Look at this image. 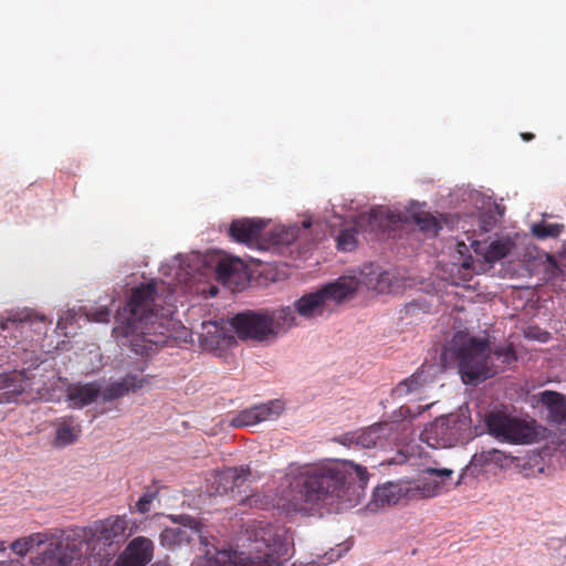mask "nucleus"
<instances>
[{
	"label": "nucleus",
	"mask_w": 566,
	"mask_h": 566,
	"mask_svg": "<svg viewBox=\"0 0 566 566\" xmlns=\"http://www.w3.org/2000/svg\"><path fill=\"white\" fill-rule=\"evenodd\" d=\"M153 557V542L144 536L132 539L114 566H146Z\"/></svg>",
	"instance_id": "nucleus-13"
},
{
	"label": "nucleus",
	"mask_w": 566,
	"mask_h": 566,
	"mask_svg": "<svg viewBox=\"0 0 566 566\" xmlns=\"http://www.w3.org/2000/svg\"><path fill=\"white\" fill-rule=\"evenodd\" d=\"M387 275V273L385 274H380V277H381V281L384 280V277Z\"/></svg>",
	"instance_id": "nucleus-50"
},
{
	"label": "nucleus",
	"mask_w": 566,
	"mask_h": 566,
	"mask_svg": "<svg viewBox=\"0 0 566 566\" xmlns=\"http://www.w3.org/2000/svg\"><path fill=\"white\" fill-rule=\"evenodd\" d=\"M52 553L56 566H103L97 556L84 555L75 543H60Z\"/></svg>",
	"instance_id": "nucleus-15"
},
{
	"label": "nucleus",
	"mask_w": 566,
	"mask_h": 566,
	"mask_svg": "<svg viewBox=\"0 0 566 566\" xmlns=\"http://www.w3.org/2000/svg\"><path fill=\"white\" fill-rule=\"evenodd\" d=\"M356 229H345L337 237V248L342 251H352L357 245Z\"/></svg>",
	"instance_id": "nucleus-36"
},
{
	"label": "nucleus",
	"mask_w": 566,
	"mask_h": 566,
	"mask_svg": "<svg viewBox=\"0 0 566 566\" xmlns=\"http://www.w3.org/2000/svg\"><path fill=\"white\" fill-rule=\"evenodd\" d=\"M489 464H491L489 450L474 453L469 464L462 469V472L458 481L454 483V486H459L464 481L467 475H479Z\"/></svg>",
	"instance_id": "nucleus-26"
},
{
	"label": "nucleus",
	"mask_w": 566,
	"mask_h": 566,
	"mask_svg": "<svg viewBox=\"0 0 566 566\" xmlns=\"http://www.w3.org/2000/svg\"><path fill=\"white\" fill-rule=\"evenodd\" d=\"M401 500L412 501L408 480L388 482L378 486L373 494V501L377 507L395 505Z\"/></svg>",
	"instance_id": "nucleus-17"
},
{
	"label": "nucleus",
	"mask_w": 566,
	"mask_h": 566,
	"mask_svg": "<svg viewBox=\"0 0 566 566\" xmlns=\"http://www.w3.org/2000/svg\"><path fill=\"white\" fill-rule=\"evenodd\" d=\"M7 549L6 542L0 541V553L4 552Z\"/></svg>",
	"instance_id": "nucleus-46"
},
{
	"label": "nucleus",
	"mask_w": 566,
	"mask_h": 566,
	"mask_svg": "<svg viewBox=\"0 0 566 566\" xmlns=\"http://www.w3.org/2000/svg\"><path fill=\"white\" fill-rule=\"evenodd\" d=\"M562 223L538 222L533 224L532 233L538 239L557 238L564 230Z\"/></svg>",
	"instance_id": "nucleus-33"
},
{
	"label": "nucleus",
	"mask_w": 566,
	"mask_h": 566,
	"mask_svg": "<svg viewBox=\"0 0 566 566\" xmlns=\"http://www.w3.org/2000/svg\"><path fill=\"white\" fill-rule=\"evenodd\" d=\"M111 311L107 307H101L90 315V319L97 323H105L109 321Z\"/></svg>",
	"instance_id": "nucleus-39"
},
{
	"label": "nucleus",
	"mask_w": 566,
	"mask_h": 566,
	"mask_svg": "<svg viewBox=\"0 0 566 566\" xmlns=\"http://www.w3.org/2000/svg\"><path fill=\"white\" fill-rule=\"evenodd\" d=\"M55 439H54V446L55 447H66L69 444L74 443L80 433H81V426L76 422V420L71 417H62L56 420L55 422Z\"/></svg>",
	"instance_id": "nucleus-22"
},
{
	"label": "nucleus",
	"mask_w": 566,
	"mask_h": 566,
	"mask_svg": "<svg viewBox=\"0 0 566 566\" xmlns=\"http://www.w3.org/2000/svg\"><path fill=\"white\" fill-rule=\"evenodd\" d=\"M157 284L150 281L132 290L127 304L118 310L113 336L135 354L148 355L172 337L176 322L170 308L158 310Z\"/></svg>",
	"instance_id": "nucleus-2"
},
{
	"label": "nucleus",
	"mask_w": 566,
	"mask_h": 566,
	"mask_svg": "<svg viewBox=\"0 0 566 566\" xmlns=\"http://www.w3.org/2000/svg\"><path fill=\"white\" fill-rule=\"evenodd\" d=\"M444 359L454 360L465 385H476L497 373L494 358L510 365L516 360L512 345L492 349L486 338H478L464 332H458L444 348Z\"/></svg>",
	"instance_id": "nucleus-3"
},
{
	"label": "nucleus",
	"mask_w": 566,
	"mask_h": 566,
	"mask_svg": "<svg viewBox=\"0 0 566 566\" xmlns=\"http://www.w3.org/2000/svg\"><path fill=\"white\" fill-rule=\"evenodd\" d=\"M399 221V216L388 209L381 207L374 208L369 212L359 213L355 219L354 229L356 232H374L386 223H396Z\"/></svg>",
	"instance_id": "nucleus-18"
},
{
	"label": "nucleus",
	"mask_w": 566,
	"mask_h": 566,
	"mask_svg": "<svg viewBox=\"0 0 566 566\" xmlns=\"http://www.w3.org/2000/svg\"><path fill=\"white\" fill-rule=\"evenodd\" d=\"M230 325L241 340L271 344L297 323L292 307L281 306L240 312L231 318Z\"/></svg>",
	"instance_id": "nucleus-5"
},
{
	"label": "nucleus",
	"mask_w": 566,
	"mask_h": 566,
	"mask_svg": "<svg viewBox=\"0 0 566 566\" xmlns=\"http://www.w3.org/2000/svg\"><path fill=\"white\" fill-rule=\"evenodd\" d=\"M286 476L295 503L345 507L359 502L369 478L366 468L348 460L290 467Z\"/></svg>",
	"instance_id": "nucleus-1"
},
{
	"label": "nucleus",
	"mask_w": 566,
	"mask_h": 566,
	"mask_svg": "<svg viewBox=\"0 0 566 566\" xmlns=\"http://www.w3.org/2000/svg\"><path fill=\"white\" fill-rule=\"evenodd\" d=\"M42 543V535L40 533H35L30 536L15 539L12 542L10 547L14 554L20 557H24L35 545H40Z\"/></svg>",
	"instance_id": "nucleus-31"
},
{
	"label": "nucleus",
	"mask_w": 566,
	"mask_h": 566,
	"mask_svg": "<svg viewBox=\"0 0 566 566\" xmlns=\"http://www.w3.org/2000/svg\"><path fill=\"white\" fill-rule=\"evenodd\" d=\"M157 496V491L147 490L137 501L136 509L139 513H147L150 510V504Z\"/></svg>",
	"instance_id": "nucleus-37"
},
{
	"label": "nucleus",
	"mask_w": 566,
	"mask_h": 566,
	"mask_svg": "<svg viewBox=\"0 0 566 566\" xmlns=\"http://www.w3.org/2000/svg\"><path fill=\"white\" fill-rule=\"evenodd\" d=\"M247 552L223 549L217 553L220 566H279L291 556L284 531L265 521L249 524Z\"/></svg>",
	"instance_id": "nucleus-4"
},
{
	"label": "nucleus",
	"mask_w": 566,
	"mask_h": 566,
	"mask_svg": "<svg viewBox=\"0 0 566 566\" xmlns=\"http://www.w3.org/2000/svg\"><path fill=\"white\" fill-rule=\"evenodd\" d=\"M513 248V243L510 241V240H495V241H492L483 256H484V260L488 262V263H495L500 260H502L503 258H505L512 250Z\"/></svg>",
	"instance_id": "nucleus-28"
},
{
	"label": "nucleus",
	"mask_w": 566,
	"mask_h": 566,
	"mask_svg": "<svg viewBox=\"0 0 566 566\" xmlns=\"http://www.w3.org/2000/svg\"><path fill=\"white\" fill-rule=\"evenodd\" d=\"M210 293H211V295H216L217 294V287H212Z\"/></svg>",
	"instance_id": "nucleus-49"
},
{
	"label": "nucleus",
	"mask_w": 566,
	"mask_h": 566,
	"mask_svg": "<svg viewBox=\"0 0 566 566\" xmlns=\"http://www.w3.org/2000/svg\"><path fill=\"white\" fill-rule=\"evenodd\" d=\"M415 223L426 233L437 235L441 227L436 218L429 212H420L412 216Z\"/></svg>",
	"instance_id": "nucleus-34"
},
{
	"label": "nucleus",
	"mask_w": 566,
	"mask_h": 566,
	"mask_svg": "<svg viewBox=\"0 0 566 566\" xmlns=\"http://www.w3.org/2000/svg\"><path fill=\"white\" fill-rule=\"evenodd\" d=\"M385 423H376L370 426L359 432H356L353 437L356 444L363 448H371L376 447L380 439V431L382 430Z\"/></svg>",
	"instance_id": "nucleus-29"
},
{
	"label": "nucleus",
	"mask_w": 566,
	"mask_h": 566,
	"mask_svg": "<svg viewBox=\"0 0 566 566\" xmlns=\"http://www.w3.org/2000/svg\"><path fill=\"white\" fill-rule=\"evenodd\" d=\"M57 327H59V328H64L63 318H60V319L57 321Z\"/></svg>",
	"instance_id": "nucleus-47"
},
{
	"label": "nucleus",
	"mask_w": 566,
	"mask_h": 566,
	"mask_svg": "<svg viewBox=\"0 0 566 566\" xmlns=\"http://www.w3.org/2000/svg\"><path fill=\"white\" fill-rule=\"evenodd\" d=\"M10 398H11V395L8 391L0 392V403H8V402H10L11 401Z\"/></svg>",
	"instance_id": "nucleus-43"
},
{
	"label": "nucleus",
	"mask_w": 566,
	"mask_h": 566,
	"mask_svg": "<svg viewBox=\"0 0 566 566\" xmlns=\"http://www.w3.org/2000/svg\"><path fill=\"white\" fill-rule=\"evenodd\" d=\"M409 412H410V410H409V408H408V407H401V408H400V413H401L402 416H406V415H407V413H409Z\"/></svg>",
	"instance_id": "nucleus-45"
},
{
	"label": "nucleus",
	"mask_w": 566,
	"mask_h": 566,
	"mask_svg": "<svg viewBox=\"0 0 566 566\" xmlns=\"http://www.w3.org/2000/svg\"><path fill=\"white\" fill-rule=\"evenodd\" d=\"M310 226H311V222H310V221H303V228H304V229L310 228Z\"/></svg>",
	"instance_id": "nucleus-48"
},
{
	"label": "nucleus",
	"mask_w": 566,
	"mask_h": 566,
	"mask_svg": "<svg viewBox=\"0 0 566 566\" xmlns=\"http://www.w3.org/2000/svg\"><path fill=\"white\" fill-rule=\"evenodd\" d=\"M10 377L6 374L0 375V390L10 387Z\"/></svg>",
	"instance_id": "nucleus-42"
},
{
	"label": "nucleus",
	"mask_w": 566,
	"mask_h": 566,
	"mask_svg": "<svg viewBox=\"0 0 566 566\" xmlns=\"http://www.w3.org/2000/svg\"><path fill=\"white\" fill-rule=\"evenodd\" d=\"M469 427L464 419L457 415L437 418L422 432L421 437L432 448H451L464 441Z\"/></svg>",
	"instance_id": "nucleus-7"
},
{
	"label": "nucleus",
	"mask_w": 566,
	"mask_h": 566,
	"mask_svg": "<svg viewBox=\"0 0 566 566\" xmlns=\"http://www.w3.org/2000/svg\"><path fill=\"white\" fill-rule=\"evenodd\" d=\"M541 402L548 410L549 421L556 424H566V398L564 395L544 390L537 395Z\"/></svg>",
	"instance_id": "nucleus-21"
},
{
	"label": "nucleus",
	"mask_w": 566,
	"mask_h": 566,
	"mask_svg": "<svg viewBox=\"0 0 566 566\" xmlns=\"http://www.w3.org/2000/svg\"><path fill=\"white\" fill-rule=\"evenodd\" d=\"M327 308L328 306L318 289L297 298L292 311L305 319H312L316 316H322Z\"/></svg>",
	"instance_id": "nucleus-20"
},
{
	"label": "nucleus",
	"mask_w": 566,
	"mask_h": 566,
	"mask_svg": "<svg viewBox=\"0 0 566 566\" xmlns=\"http://www.w3.org/2000/svg\"><path fill=\"white\" fill-rule=\"evenodd\" d=\"M453 470L428 467L421 470L418 475L408 480L411 500L420 501L437 497L448 492L452 485Z\"/></svg>",
	"instance_id": "nucleus-8"
},
{
	"label": "nucleus",
	"mask_w": 566,
	"mask_h": 566,
	"mask_svg": "<svg viewBox=\"0 0 566 566\" xmlns=\"http://www.w3.org/2000/svg\"><path fill=\"white\" fill-rule=\"evenodd\" d=\"M265 226L262 219L242 218L233 220L228 232L233 241L252 248L259 244Z\"/></svg>",
	"instance_id": "nucleus-12"
},
{
	"label": "nucleus",
	"mask_w": 566,
	"mask_h": 566,
	"mask_svg": "<svg viewBox=\"0 0 566 566\" xmlns=\"http://www.w3.org/2000/svg\"><path fill=\"white\" fill-rule=\"evenodd\" d=\"M484 423L488 432L502 442L526 444L533 442L537 436L531 422L504 411L489 412L485 416Z\"/></svg>",
	"instance_id": "nucleus-6"
},
{
	"label": "nucleus",
	"mask_w": 566,
	"mask_h": 566,
	"mask_svg": "<svg viewBox=\"0 0 566 566\" xmlns=\"http://www.w3.org/2000/svg\"><path fill=\"white\" fill-rule=\"evenodd\" d=\"M282 411L283 405L280 400H270L231 415L228 422L232 428L255 426L263 421L276 419Z\"/></svg>",
	"instance_id": "nucleus-10"
},
{
	"label": "nucleus",
	"mask_w": 566,
	"mask_h": 566,
	"mask_svg": "<svg viewBox=\"0 0 566 566\" xmlns=\"http://www.w3.org/2000/svg\"><path fill=\"white\" fill-rule=\"evenodd\" d=\"M301 229L297 226H280L272 232L273 243L276 245H290L300 235Z\"/></svg>",
	"instance_id": "nucleus-30"
},
{
	"label": "nucleus",
	"mask_w": 566,
	"mask_h": 566,
	"mask_svg": "<svg viewBox=\"0 0 566 566\" xmlns=\"http://www.w3.org/2000/svg\"><path fill=\"white\" fill-rule=\"evenodd\" d=\"M241 262L238 259H221L216 268L219 280H231L240 270Z\"/></svg>",
	"instance_id": "nucleus-32"
},
{
	"label": "nucleus",
	"mask_w": 566,
	"mask_h": 566,
	"mask_svg": "<svg viewBox=\"0 0 566 566\" xmlns=\"http://www.w3.org/2000/svg\"><path fill=\"white\" fill-rule=\"evenodd\" d=\"M231 469L237 470V474H234L235 479L233 481L235 489L242 488L251 474L250 469L248 467H232Z\"/></svg>",
	"instance_id": "nucleus-38"
},
{
	"label": "nucleus",
	"mask_w": 566,
	"mask_h": 566,
	"mask_svg": "<svg viewBox=\"0 0 566 566\" xmlns=\"http://www.w3.org/2000/svg\"><path fill=\"white\" fill-rule=\"evenodd\" d=\"M359 282L355 276H340L319 289L327 304H339L355 296Z\"/></svg>",
	"instance_id": "nucleus-16"
},
{
	"label": "nucleus",
	"mask_w": 566,
	"mask_h": 566,
	"mask_svg": "<svg viewBox=\"0 0 566 566\" xmlns=\"http://www.w3.org/2000/svg\"><path fill=\"white\" fill-rule=\"evenodd\" d=\"M348 549L349 547L347 545L340 544L336 548H332L329 552H327L325 556L328 562H335L340 558L343 554H345Z\"/></svg>",
	"instance_id": "nucleus-40"
},
{
	"label": "nucleus",
	"mask_w": 566,
	"mask_h": 566,
	"mask_svg": "<svg viewBox=\"0 0 566 566\" xmlns=\"http://www.w3.org/2000/svg\"><path fill=\"white\" fill-rule=\"evenodd\" d=\"M521 138L524 142H531L535 138V135L533 133H521Z\"/></svg>",
	"instance_id": "nucleus-44"
},
{
	"label": "nucleus",
	"mask_w": 566,
	"mask_h": 566,
	"mask_svg": "<svg viewBox=\"0 0 566 566\" xmlns=\"http://www.w3.org/2000/svg\"><path fill=\"white\" fill-rule=\"evenodd\" d=\"M426 386V379L422 369L416 370L410 377L401 380L391 390L394 398H406L408 396L420 395Z\"/></svg>",
	"instance_id": "nucleus-24"
},
{
	"label": "nucleus",
	"mask_w": 566,
	"mask_h": 566,
	"mask_svg": "<svg viewBox=\"0 0 566 566\" xmlns=\"http://www.w3.org/2000/svg\"><path fill=\"white\" fill-rule=\"evenodd\" d=\"M516 468H518V472L523 474L525 478L535 476V473L543 472V468L538 467L536 471L534 470L535 465L539 464L537 457L534 458H515Z\"/></svg>",
	"instance_id": "nucleus-35"
},
{
	"label": "nucleus",
	"mask_w": 566,
	"mask_h": 566,
	"mask_svg": "<svg viewBox=\"0 0 566 566\" xmlns=\"http://www.w3.org/2000/svg\"><path fill=\"white\" fill-rule=\"evenodd\" d=\"M179 526L167 527L161 533V541L170 546L190 543L200 533V522L189 515H179Z\"/></svg>",
	"instance_id": "nucleus-14"
},
{
	"label": "nucleus",
	"mask_w": 566,
	"mask_h": 566,
	"mask_svg": "<svg viewBox=\"0 0 566 566\" xmlns=\"http://www.w3.org/2000/svg\"><path fill=\"white\" fill-rule=\"evenodd\" d=\"M146 384H148L147 377L128 374L120 380L111 382L106 388L101 390V396L104 401H111L129 392H135Z\"/></svg>",
	"instance_id": "nucleus-19"
},
{
	"label": "nucleus",
	"mask_w": 566,
	"mask_h": 566,
	"mask_svg": "<svg viewBox=\"0 0 566 566\" xmlns=\"http://www.w3.org/2000/svg\"><path fill=\"white\" fill-rule=\"evenodd\" d=\"M128 525L129 521L125 516L112 515L95 524V534L105 545L119 546L132 535Z\"/></svg>",
	"instance_id": "nucleus-11"
},
{
	"label": "nucleus",
	"mask_w": 566,
	"mask_h": 566,
	"mask_svg": "<svg viewBox=\"0 0 566 566\" xmlns=\"http://www.w3.org/2000/svg\"><path fill=\"white\" fill-rule=\"evenodd\" d=\"M226 339L223 327L216 322H203L200 333V345L205 350H214L221 346Z\"/></svg>",
	"instance_id": "nucleus-25"
},
{
	"label": "nucleus",
	"mask_w": 566,
	"mask_h": 566,
	"mask_svg": "<svg viewBox=\"0 0 566 566\" xmlns=\"http://www.w3.org/2000/svg\"><path fill=\"white\" fill-rule=\"evenodd\" d=\"M489 455L491 457V463L499 465V467H502L504 460L507 459V455L497 449H490Z\"/></svg>",
	"instance_id": "nucleus-41"
},
{
	"label": "nucleus",
	"mask_w": 566,
	"mask_h": 566,
	"mask_svg": "<svg viewBox=\"0 0 566 566\" xmlns=\"http://www.w3.org/2000/svg\"><path fill=\"white\" fill-rule=\"evenodd\" d=\"M237 470L235 469H226L222 472L218 473L213 478V482L211 488L219 495L233 493L235 491V486L233 481L235 479Z\"/></svg>",
	"instance_id": "nucleus-27"
},
{
	"label": "nucleus",
	"mask_w": 566,
	"mask_h": 566,
	"mask_svg": "<svg viewBox=\"0 0 566 566\" xmlns=\"http://www.w3.org/2000/svg\"><path fill=\"white\" fill-rule=\"evenodd\" d=\"M101 395V387L95 382L72 385L67 388V399L71 405L82 408L96 400Z\"/></svg>",
	"instance_id": "nucleus-23"
},
{
	"label": "nucleus",
	"mask_w": 566,
	"mask_h": 566,
	"mask_svg": "<svg viewBox=\"0 0 566 566\" xmlns=\"http://www.w3.org/2000/svg\"><path fill=\"white\" fill-rule=\"evenodd\" d=\"M50 324L51 319L45 315L27 312L18 318L8 319L2 328L12 331L14 337L25 344L22 348L28 350L33 347V343H38L46 335Z\"/></svg>",
	"instance_id": "nucleus-9"
}]
</instances>
